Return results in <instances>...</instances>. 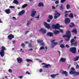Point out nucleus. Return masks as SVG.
<instances>
[{
    "instance_id": "f03ea898",
    "label": "nucleus",
    "mask_w": 79,
    "mask_h": 79,
    "mask_svg": "<svg viewBox=\"0 0 79 79\" xmlns=\"http://www.w3.org/2000/svg\"><path fill=\"white\" fill-rule=\"evenodd\" d=\"M6 50L7 49L5 48V47L4 46L2 47L1 50L0 52V55L2 57L4 56L5 55V50Z\"/></svg>"
},
{
    "instance_id": "b1692460",
    "label": "nucleus",
    "mask_w": 79,
    "mask_h": 79,
    "mask_svg": "<svg viewBox=\"0 0 79 79\" xmlns=\"http://www.w3.org/2000/svg\"><path fill=\"white\" fill-rule=\"evenodd\" d=\"M28 5L27 4H25L23 5L22 7V8H25L26 6H27Z\"/></svg>"
},
{
    "instance_id": "6e6552de",
    "label": "nucleus",
    "mask_w": 79,
    "mask_h": 79,
    "mask_svg": "<svg viewBox=\"0 0 79 79\" xmlns=\"http://www.w3.org/2000/svg\"><path fill=\"white\" fill-rule=\"evenodd\" d=\"M55 15L54 18H55V19H56L60 16V15L59 13L57 12L56 11L55 13Z\"/></svg>"
},
{
    "instance_id": "e2e57ef3",
    "label": "nucleus",
    "mask_w": 79,
    "mask_h": 79,
    "mask_svg": "<svg viewBox=\"0 0 79 79\" xmlns=\"http://www.w3.org/2000/svg\"><path fill=\"white\" fill-rule=\"evenodd\" d=\"M0 23H3V22L1 20V19H0Z\"/></svg>"
},
{
    "instance_id": "6e6d98bb",
    "label": "nucleus",
    "mask_w": 79,
    "mask_h": 79,
    "mask_svg": "<svg viewBox=\"0 0 79 79\" xmlns=\"http://www.w3.org/2000/svg\"><path fill=\"white\" fill-rule=\"evenodd\" d=\"M53 44L54 45H56V44H57V42H54V43H53Z\"/></svg>"
},
{
    "instance_id": "423d86ee",
    "label": "nucleus",
    "mask_w": 79,
    "mask_h": 79,
    "mask_svg": "<svg viewBox=\"0 0 79 79\" xmlns=\"http://www.w3.org/2000/svg\"><path fill=\"white\" fill-rule=\"evenodd\" d=\"M70 21L71 20L69 18H66L64 20V23L66 24L70 23Z\"/></svg>"
},
{
    "instance_id": "5fc2aeb1",
    "label": "nucleus",
    "mask_w": 79,
    "mask_h": 79,
    "mask_svg": "<svg viewBox=\"0 0 79 79\" xmlns=\"http://www.w3.org/2000/svg\"><path fill=\"white\" fill-rule=\"evenodd\" d=\"M42 69H40V73H42Z\"/></svg>"
},
{
    "instance_id": "37998d69",
    "label": "nucleus",
    "mask_w": 79,
    "mask_h": 79,
    "mask_svg": "<svg viewBox=\"0 0 79 79\" xmlns=\"http://www.w3.org/2000/svg\"><path fill=\"white\" fill-rule=\"evenodd\" d=\"M9 7L10 8H15V6H10Z\"/></svg>"
},
{
    "instance_id": "72a5a7b5",
    "label": "nucleus",
    "mask_w": 79,
    "mask_h": 79,
    "mask_svg": "<svg viewBox=\"0 0 79 79\" xmlns=\"http://www.w3.org/2000/svg\"><path fill=\"white\" fill-rule=\"evenodd\" d=\"M79 72H76V73L73 75L74 77H75L76 76H77V75H79Z\"/></svg>"
},
{
    "instance_id": "09e8293b",
    "label": "nucleus",
    "mask_w": 79,
    "mask_h": 79,
    "mask_svg": "<svg viewBox=\"0 0 79 79\" xmlns=\"http://www.w3.org/2000/svg\"><path fill=\"white\" fill-rule=\"evenodd\" d=\"M68 14H66L64 15V16L66 18V17L68 16Z\"/></svg>"
},
{
    "instance_id": "c03bdc74",
    "label": "nucleus",
    "mask_w": 79,
    "mask_h": 79,
    "mask_svg": "<svg viewBox=\"0 0 79 79\" xmlns=\"http://www.w3.org/2000/svg\"><path fill=\"white\" fill-rule=\"evenodd\" d=\"M39 17H40V14L37 17H35V18H37V19H39Z\"/></svg>"
},
{
    "instance_id": "39448f33",
    "label": "nucleus",
    "mask_w": 79,
    "mask_h": 79,
    "mask_svg": "<svg viewBox=\"0 0 79 79\" xmlns=\"http://www.w3.org/2000/svg\"><path fill=\"white\" fill-rule=\"evenodd\" d=\"M70 51L71 52L73 53H76V48L75 47L71 48L70 49Z\"/></svg>"
},
{
    "instance_id": "f3484780",
    "label": "nucleus",
    "mask_w": 79,
    "mask_h": 79,
    "mask_svg": "<svg viewBox=\"0 0 79 79\" xmlns=\"http://www.w3.org/2000/svg\"><path fill=\"white\" fill-rule=\"evenodd\" d=\"M47 35L49 36V37H52V36H53V33L50 32H48L47 33Z\"/></svg>"
},
{
    "instance_id": "473e14b6",
    "label": "nucleus",
    "mask_w": 79,
    "mask_h": 79,
    "mask_svg": "<svg viewBox=\"0 0 79 79\" xmlns=\"http://www.w3.org/2000/svg\"><path fill=\"white\" fill-rule=\"evenodd\" d=\"M48 18H49L50 19H53V16L52 15H49L48 16Z\"/></svg>"
},
{
    "instance_id": "a19ab883",
    "label": "nucleus",
    "mask_w": 79,
    "mask_h": 79,
    "mask_svg": "<svg viewBox=\"0 0 79 79\" xmlns=\"http://www.w3.org/2000/svg\"><path fill=\"white\" fill-rule=\"evenodd\" d=\"M28 47H32V44H31V43H29L28 44Z\"/></svg>"
},
{
    "instance_id": "8fccbe9b",
    "label": "nucleus",
    "mask_w": 79,
    "mask_h": 79,
    "mask_svg": "<svg viewBox=\"0 0 79 79\" xmlns=\"http://www.w3.org/2000/svg\"><path fill=\"white\" fill-rule=\"evenodd\" d=\"M55 40H52V41H51V42L52 43V44H53V43H54L55 42Z\"/></svg>"
},
{
    "instance_id": "f257e3e1",
    "label": "nucleus",
    "mask_w": 79,
    "mask_h": 79,
    "mask_svg": "<svg viewBox=\"0 0 79 79\" xmlns=\"http://www.w3.org/2000/svg\"><path fill=\"white\" fill-rule=\"evenodd\" d=\"M71 32L69 31H68L66 32V35H64L63 36V37L65 38V37H67L68 39H66L65 40L67 42H69L70 40V38L71 37Z\"/></svg>"
},
{
    "instance_id": "1a4fd4ad",
    "label": "nucleus",
    "mask_w": 79,
    "mask_h": 79,
    "mask_svg": "<svg viewBox=\"0 0 79 79\" xmlns=\"http://www.w3.org/2000/svg\"><path fill=\"white\" fill-rule=\"evenodd\" d=\"M44 25L45 27L47 28V29H50L51 27L50 25L47 23L45 22H44Z\"/></svg>"
},
{
    "instance_id": "c9c22d12",
    "label": "nucleus",
    "mask_w": 79,
    "mask_h": 79,
    "mask_svg": "<svg viewBox=\"0 0 79 79\" xmlns=\"http://www.w3.org/2000/svg\"><path fill=\"white\" fill-rule=\"evenodd\" d=\"M37 42L38 43H39V44H40V43H42V42H43V40H37Z\"/></svg>"
},
{
    "instance_id": "c756f323",
    "label": "nucleus",
    "mask_w": 79,
    "mask_h": 79,
    "mask_svg": "<svg viewBox=\"0 0 79 79\" xmlns=\"http://www.w3.org/2000/svg\"><path fill=\"white\" fill-rule=\"evenodd\" d=\"M65 45V44H62L60 45V47L61 48H65V46H64Z\"/></svg>"
},
{
    "instance_id": "338daca9",
    "label": "nucleus",
    "mask_w": 79,
    "mask_h": 79,
    "mask_svg": "<svg viewBox=\"0 0 79 79\" xmlns=\"http://www.w3.org/2000/svg\"><path fill=\"white\" fill-rule=\"evenodd\" d=\"M15 42H16V41L14 40L12 42H13V44H15Z\"/></svg>"
},
{
    "instance_id": "4d7b16f0",
    "label": "nucleus",
    "mask_w": 79,
    "mask_h": 79,
    "mask_svg": "<svg viewBox=\"0 0 79 79\" xmlns=\"http://www.w3.org/2000/svg\"><path fill=\"white\" fill-rule=\"evenodd\" d=\"M12 18L13 19H15V20H16V17H13Z\"/></svg>"
},
{
    "instance_id": "0eeeda50",
    "label": "nucleus",
    "mask_w": 79,
    "mask_h": 79,
    "mask_svg": "<svg viewBox=\"0 0 79 79\" xmlns=\"http://www.w3.org/2000/svg\"><path fill=\"white\" fill-rule=\"evenodd\" d=\"M42 65H45L43 66V67L44 68H50L51 67V65H50V64H47L45 63H42Z\"/></svg>"
},
{
    "instance_id": "2eb2a0df",
    "label": "nucleus",
    "mask_w": 79,
    "mask_h": 79,
    "mask_svg": "<svg viewBox=\"0 0 79 79\" xmlns=\"http://www.w3.org/2000/svg\"><path fill=\"white\" fill-rule=\"evenodd\" d=\"M25 13V11L24 10H22L20 12L19 14V16H21Z\"/></svg>"
},
{
    "instance_id": "ddd939ff",
    "label": "nucleus",
    "mask_w": 79,
    "mask_h": 79,
    "mask_svg": "<svg viewBox=\"0 0 79 79\" xmlns=\"http://www.w3.org/2000/svg\"><path fill=\"white\" fill-rule=\"evenodd\" d=\"M36 13V11L33 10L32 12L31 13V16H32V17H34Z\"/></svg>"
},
{
    "instance_id": "13d9d810",
    "label": "nucleus",
    "mask_w": 79,
    "mask_h": 79,
    "mask_svg": "<svg viewBox=\"0 0 79 79\" xmlns=\"http://www.w3.org/2000/svg\"><path fill=\"white\" fill-rule=\"evenodd\" d=\"M20 51H21V52H22L23 53H24V51H23V49H22V48L20 49Z\"/></svg>"
},
{
    "instance_id": "20e7f679",
    "label": "nucleus",
    "mask_w": 79,
    "mask_h": 79,
    "mask_svg": "<svg viewBox=\"0 0 79 79\" xmlns=\"http://www.w3.org/2000/svg\"><path fill=\"white\" fill-rule=\"evenodd\" d=\"M52 28L55 29H58L59 30L60 29V25L58 24H57L56 25H52Z\"/></svg>"
},
{
    "instance_id": "864d4df0",
    "label": "nucleus",
    "mask_w": 79,
    "mask_h": 79,
    "mask_svg": "<svg viewBox=\"0 0 79 79\" xmlns=\"http://www.w3.org/2000/svg\"><path fill=\"white\" fill-rule=\"evenodd\" d=\"M23 77V76L19 77V78H20V79H22Z\"/></svg>"
},
{
    "instance_id": "49530a36",
    "label": "nucleus",
    "mask_w": 79,
    "mask_h": 79,
    "mask_svg": "<svg viewBox=\"0 0 79 79\" xmlns=\"http://www.w3.org/2000/svg\"><path fill=\"white\" fill-rule=\"evenodd\" d=\"M65 47H67V48H69V45H68V44H66L65 45Z\"/></svg>"
},
{
    "instance_id": "f704fd0d",
    "label": "nucleus",
    "mask_w": 79,
    "mask_h": 79,
    "mask_svg": "<svg viewBox=\"0 0 79 79\" xmlns=\"http://www.w3.org/2000/svg\"><path fill=\"white\" fill-rule=\"evenodd\" d=\"M45 49V47H44V46H42L41 47H40V50H43Z\"/></svg>"
},
{
    "instance_id": "bb28decb",
    "label": "nucleus",
    "mask_w": 79,
    "mask_h": 79,
    "mask_svg": "<svg viewBox=\"0 0 79 79\" xmlns=\"http://www.w3.org/2000/svg\"><path fill=\"white\" fill-rule=\"evenodd\" d=\"M13 3L15 4H16L17 5H18L19 4V2L17 0H14L13 1Z\"/></svg>"
},
{
    "instance_id": "cd10ccee",
    "label": "nucleus",
    "mask_w": 79,
    "mask_h": 79,
    "mask_svg": "<svg viewBox=\"0 0 79 79\" xmlns=\"http://www.w3.org/2000/svg\"><path fill=\"white\" fill-rule=\"evenodd\" d=\"M59 31L58 30H55L54 31V34H59Z\"/></svg>"
},
{
    "instance_id": "774afa93",
    "label": "nucleus",
    "mask_w": 79,
    "mask_h": 79,
    "mask_svg": "<svg viewBox=\"0 0 79 79\" xmlns=\"http://www.w3.org/2000/svg\"><path fill=\"white\" fill-rule=\"evenodd\" d=\"M68 13V11H66L64 12V13Z\"/></svg>"
},
{
    "instance_id": "9d476101",
    "label": "nucleus",
    "mask_w": 79,
    "mask_h": 79,
    "mask_svg": "<svg viewBox=\"0 0 79 79\" xmlns=\"http://www.w3.org/2000/svg\"><path fill=\"white\" fill-rule=\"evenodd\" d=\"M40 31L42 32L43 34H45L46 32H47L46 30L43 28H41L40 30Z\"/></svg>"
},
{
    "instance_id": "680f3d73",
    "label": "nucleus",
    "mask_w": 79,
    "mask_h": 79,
    "mask_svg": "<svg viewBox=\"0 0 79 79\" xmlns=\"http://www.w3.org/2000/svg\"><path fill=\"white\" fill-rule=\"evenodd\" d=\"M58 52L60 56V55H61V53L59 51H58Z\"/></svg>"
},
{
    "instance_id": "bf43d9fd",
    "label": "nucleus",
    "mask_w": 79,
    "mask_h": 79,
    "mask_svg": "<svg viewBox=\"0 0 79 79\" xmlns=\"http://www.w3.org/2000/svg\"><path fill=\"white\" fill-rule=\"evenodd\" d=\"M76 68H79V65H77L76 66Z\"/></svg>"
},
{
    "instance_id": "7c9ffc66",
    "label": "nucleus",
    "mask_w": 79,
    "mask_h": 79,
    "mask_svg": "<svg viewBox=\"0 0 79 79\" xmlns=\"http://www.w3.org/2000/svg\"><path fill=\"white\" fill-rule=\"evenodd\" d=\"M26 61L27 62H32L33 60H32L29 59H27Z\"/></svg>"
},
{
    "instance_id": "412c9836",
    "label": "nucleus",
    "mask_w": 79,
    "mask_h": 79,
    "mask_svg": "<svg viewBox=\"0 0 79 79\" xmlns=\"http://www.w3.org/2000/svg\"><path fill=\"white\" fill-rule=\"evenodd\" d=\"M38 6L40 7L44 6V3L42 2H40L38 4Z\"/></svg>"
},
{
    "instance_id": "ea45409f",
    "label": "nucleus",
    "mask_w": 79,
    "mask_h": 79,
    "mask_svg": "<svg viewBox=\"0 0 79 79\" xmlns=\"http://www.w3.org/2000/svg\"><path fill=\"white\" fill-rule=\"evenodd\" d=\"M66 0H61L60 1V3H64V2Z\"/></svg>"
},
{
    "instance_id": "7ed1b4c3",
    "label": "nucleus",
    "mask_w": 79,
    "mask_h": 79,
    "mask_svg": "<svg viewBox=\"0 0 79 79\" xmlns=\"http://www.w3.org/2000/svg\"><path fill=\"white\" fill-rule=\"evenodd\" d=\"M76 39V37L75 36L74 37V39H72L70 41V43H71V45L72 46L73 45V46H77V42L75 40Z\"/></svg>"
},
{
    "instance_id": "4468645a",
    "label": "nucleus",
    "mask_w": 79,
    "mask_h": 79,
    "mask_svg": "<svg viewBox=\"0 0 79 79\" xmlns=\"http://www.w3.org/2000/svg\"><path fill=\"white\" fill-rule=\"evenodd\" d=\"M62 73L63 74H64L66 77L68 76V72H66V71H62Z\"/></svg>"
},
{
    "instance_id": "603ef678",
    "label": "nucleus",
    "mask_w": 79,
    "mask_h": 79,
    "mask_svg": "<svg viewBox=\"0 0 79 79\" xmlns=\"http://www.w3.org/2000/svg\"><path fill=\"white\" fill-rule=\"evenodd\" d=\"M60 32H61L62 33H63V30L61 29H60Z\"/></svg>"
},
{
    "instance_id": "a18cd8bd",
    "label": "nucleus",
    "mask_w": 79,
    "mask_h": 79,
    "mask_svg": "<svg viewBox=\"0 0 79 79\" xmlns=\"http://www.w3.org/2000/svg\"><path fill=\"white\" fill-rule=\"evenodd\" d=\"M9 73H12V70L11 69H9Z\"/></svg>"
},
{
    "instance_id": "0e129e2a",
    "label": "nucleus",
    "mask_w": 79,
    "mask_h": 79,
    "mask_svg": "<svg viewBox=\"0 0 79 79\" xmlns=\"http://www.w3.org/2000/svg\"><path fill=\"white\" fill-rule=\"evenodd\" d=\"M41 45H42V46H44V43H42L41 44Z\"/></svg>"
},
{
    "instance_id": "a878e982",
    "label": "nucleus",
    "mask_w": 79,
    "mask_h": 79,
    "mask_svg": "<svg viewBox=\"0 0 79 79\" xmlns=\"http://www.w3.org/2000/svg\"><path fill=\"white\" fill-rule=\"evenodd\" d=\"M71 25H69V27H73L75 26V25L73 23H71Z\"/></svg>"
},
{
    "instance_id": "9b49d317",
    "label": "nucleus",
    "mask_w": 79,
    "mask_h": 79,
    "mask_svg": "<svg viewBox=\"0 0 79 79\" xmlns=\"http://www.w3.org/2000/svg\"><path fill=\"white\" fill-rule=\"evenodd\" d=\"M15 37L14 35L11 34L9 35L8 36V38L9 40H12V39H13Z\"/></svg>"
},
{
    "instance_id": "69168bd1",
    "label": "nucleus",
    "mask_w": 79,
    "mask_h": 79,
    "mask_svg": "<svg viewBox=\"0 0 79 79\" xmlns=\"http://www.w3.org/2000/svg\"><path fill=\"white\" fill-rule=\"evenodd\" d=\"M52 9H55V7L54 6H52Z\"/></svg>"
},
{
    "instance_id": "4c0bfd02",
    "label": "nucleus",
    "mask_w": 79,
    "mask_h": 79,
    "mask_svg": "<svg viewBox=\"0 0 79 79\" xmlns=\"http://www.w3.org/2000/svg\"><path fill=\"white\" fill-rule=\"evenodd\" d=\"M71 71H75V69L73 67H72L70 69Z\"/></svg>"
},
{
    "instance_id": "a211bd4d",
    "label": "nucleus",
    "mask_w": 79,
    "mask_h": 79,
    "mask_svg": "<svg viewBox=\"0 0 79 79\" xmlns=\"http://www.w3.org/2000/svg\"><path fill=\"white\" fill-rule=\"evenodd\" d=\"M68 16L70 18H71L72 19H73L74 16L73 15V13H70V14L68 15Z\"/></svg>"
},
{
    "instance_id": "aec40b11",
    "label": "nucleus",
    "mask_w": 79,
    "mask_h": 79,
    "mask_svg": "<svg viewBox=\"0 0 79 79\" xmlns=\"http://www.w3.org/2000/svg\"><path fill=\"white\" fill-rule=\"evenodd\" d=\"M66 60V59L63 58H61L60 60V61L61 62H64Z\"/></svg>"
},
{
    "instance_id": "de8ad7c7",
    "label": "nucleus",
    "mask_w": 79,
    "mask_h": 79,
    "mask_svg": "<svg viewBox=\"0 0 79 79\" xmlns=\"http://www.w3.org/2000/svg\"><path fill=\"white\" fill-rule=\"evenodd\" d=\"M26 73L27 74H31V73L29 72L28 71H27L26 72Z\"/></svg>"
},
{
    "instance_id": "3c124183",
    "label": "nucleus",
    "mask_w": 79,
    "mask_h": 79,
    "mask_svg": "<svg viewBox=\"0 0 79 79\" xmlns=\"http://www.w3.org/2000/svg\"><path fill=\"white\" fill-rule=\"evenodd\" d=\"M50 19H48L47 20V22H48V23H50Z\"/></svg>"
},
{
    "instance_id": "e433bc0d",
    "label": "nucleus",
    "mask_w": 79,
    "mask_h": 79,
    "mask_svg": "<svg viewBox=\"0 0 79 79\" xmlns=\"http://www.w3.org/2000/svg\"><path fill=\"white\" fill-rule=\"evenodd\" d=\"M27 26H29L31 24V22L30 21H28V23H27Z\"/></svg>"
},
{
    "instance_id": "393cba45",
    "label": "nucleus",
    "mask_w": 79,
    "mask_h": 79,
    "mask_svg": "<svg viewBox=\"0 0 79 79\" xmlns=\"http://www.w3.org/2000/svg\"><path fill=\"white\" fill-rule=\"evenodd\" d=\"M72 32H74L75 34H77V30L76 29L73 30L72 31Z\"/></svg>"
},
{
    "instance_id": "58836bf2",
    "label": "nucleus",
    "mask_w": 79,
    "mask_h": 79,
    "mask_svg": "<svg viewBox=\"0 0 79 79\" xmlns=\"http://www.w3.org/2000/svg\"><path fill=\"white\" fill-rule=\"evenodd\" d=\"M55 3L56 4H59V0H57L55 1Z\"/></svg>"
},
{
    "instance_id": "2f4dec72",
    "label": "nucleus",
    "mask_w": 79,
    "mask_h": 79,
    "mask_svg": "<svg viewBox=\"0 0 79 79\" xmlns=\"http://www.w3.org/2000/svg\"><path fill=\"white\" fill-rule=\"evenodd\" d=\"M56 75H55L54 74H52L51 75V76L52 77V78H55V76Z\"/></svg>"
},
{
    "instance_id": "4be33fe9",
    "label": "nucleus",
    "mask_w": 79,
    "mask_h": 79,
    "mask_svg": "<svg viewBox=\"0 0 79 79\" xmlns=\"http://www.w3.org/2000/svg\"><path fill=\"white\" fill-rule=\"evenodd\" d=\"M76 71H71L70 72V74H75L76 73Z\"/></svg>"
},
{
    "instance_id": "6ab92c4d",
    "label": "nucleus",
    "mask_w": 79,
    "mask_h": 79,
    "mask_svg": "<svg viewBox=\"0 0 79 79\" xmlns=\"http://www.w3.org/2000/svg\"><path fill=\"white\" fill-rule=\"evenodd\" d=\"M79 56H76L73 60V61H78V60H79Z\"/></svg>"
},
{
    "instance_id": "052dcab7",
    "label": "nucleus",
    "mask_w": 79,
    "mask_h": 79,
    "mask_svg": "<svg viewBox=\"0 0 79 79\" xmlns=\"http://www.w3.org/2000/svg\"><path fill=\"white\" fill-rule=\"evenodd\" d=\"M32 50H33V49H32V48H31V49H29V51H32Z\"/></svg>"
},
{
    "instance_id": "c85d7f7f",
    "label": "nucleus",
    "mask_w": 79,
    "mask_h": 79,
    "mask_svg": "<svg viewBox=\"0 0 79 79\" xmlns=\"http://www.w3.org/2000/svg\"><path fill=\"white\" fill-rule=\"evenodd\" d=\"M71 7V6L69 4H67L66 6V8L67 10H69V9H70V8Z\"/></svg>"
},
{
    "instance_id": "dca6fc26",
    "label": "nucleus",
    "mask_w": 79,
    "mask_h": 79,
    "mask_svg": "<svg viewBox=\"0 0 79 79\" xmlns=\"http://www.w3.org/2000/svg\"><path fill=\"white\" fill-rule=\"evenodd\" d=\"M10 11H11L10 9H6L5 10V12L6 13V14H10Z\"/></svg>"
},
{
    "instance_id": "f8f14e48",
    "label": "nucleus",
    "mask_w": 79,
    "mask_h": 79,
    "mask_svg": "<svg viewBox=\"0 0 79 79\" xmlns=\"http://www.w3.org/2000/svg\"><path fill=\"white\" fill-rule=\"evenodd\" d=\"M17 60L19 63H22V61H23V59L20 57L17 58Z\"/></svg>"
},
{
    "instance_id": "5701e85b",
    "label": "nucleus",
    "mask_w": 79,
    "mask_h": 79,
    "mask_svg": "<svg viewBox=\"0 0 79 79\" xmlns=\"http://www.w3.org/2000/svg\"><path fill=\"white\" fill-rule=\"evenodd\" d=\"M61 6L60 7V9L61 11H63V5L61 4Z\"/></svg>"
},
{
    "instance_id": "79ce46f5",
    "label": "nucleus",
    "mask_w": 79,
    "mask_h": 79,
    "mask_svg": "<svg viewBox=\"0 0 79 79\" xmlns=\"http://www.w3.org/2000/svg\"><path fill=\"white\" fill-rule=\"evenodd\" d=\"M21 47H25V44H24L23 43L22 44Z\"/></svg>"
}]
</instances>
